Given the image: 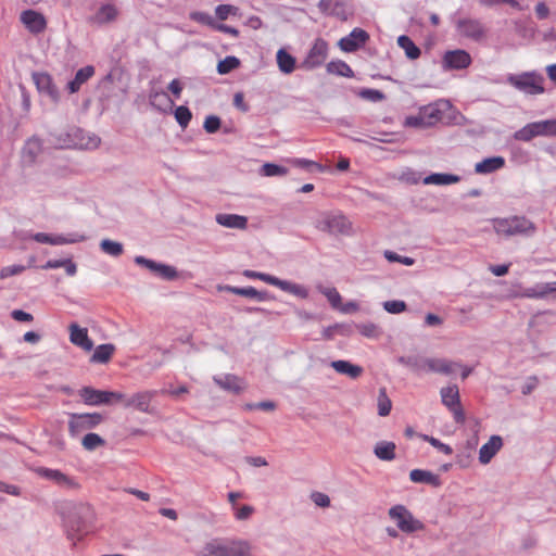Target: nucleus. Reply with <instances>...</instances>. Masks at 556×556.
I'll use <instances>...</instances> for the list:
<instances>
[{
    "mask_svg": "<svg viewBox=\"0 0 556 556\" xmlns=\"http://www.w3.org/2000/svg\"><path fill=\"white\" fill-rule=\"evenodd\" d=\"M199 556H252V546L245 540L214 539L205 543Z\"/></svg>",
    "mask_w": 556,
    "mask_h": 556,
    "instance_id": "f257e3e1",
    "label": "nucleus"
},
{
    "mask_svg": "<svg viewBox=\"0 0 556 556\" xmlns=\"http://www.w3.org/2000/svg\"><path fill=\"white\" fill-rule=\"evenodd\" d=\"M315 228L333 237H348L353 233L352 222L339 211L320 213L315 220Z\"/></svg>",
    "mask_w": 556,
    "mask_h": 556,
    "instance_id": "f03ea898",
    "label": "nucleus"
},
{
    "mask_svg": "<svg viewBox=\"0 0 556 556\" xmlns=\"http://www.w3.org/2000/svg\"><path fill=\"white\" fill-rule=\"evenodd\" d=\"M493 228L497 235L510 237L515 235H529L535 231L534 224L525 216L495 218Z\"/></svg>",
    "mask_w": 556,
    "mask_h": 556,
    "instance_id": "7ed1b4c3",
    "label": "nucleus"
},
{
    "mask_svg": "<svg viewBox=\"0 0 556 556\" xmlns=\"http://www.w3.org/2000/svg\"><path fill=\"white\" fill-rule=\"evenodd\" d=\"M443 117L442 110L435 103L421 106L419 111L406 116L404 125L414 128H428L438 124Z\"/></svg>",
    "mask_w": 556,
    "mask_h": 556,
    "instance_id": "20e7f679",
    "label": "nucleus"
},
{
    "mask_svg": "<svg viewBox=\"0 0 556 556\" xmlns=\"http://www.w3.org/2000/svg\"><path fill=\"white\" fill-rule=\"evenodd\" d=\"M543 77L535 72H526L519 75L510 74L507 83L527 94H541L544 92Z\"/></svg>",
    "mask_w": 556,
    "mask_h": 556,
    "instance_id": "39448f33",
    "label": "nucleus"
},
{
    "mask_svg": "<svg viewBox=\"0 0 556 556\" xmlns=\"http://www.w3.org/2000/svg\"><path fill=\"white\" fill-rule=\"evenodd\" d=\"M389 517L396 523L397 528L405 533H413L424 530V523L416 519L413 514L403 505H395L389 509Z\"/></svg>",
    "mask_w": 556,
    "mask_h": 556,
    "instance_id": "423d86ee",
    "label": "nucleus"
},
{
    "mask_svg": "<svg viewBox=\"0 0 556 556\" xmlns=\"http://www.w3.org/2000/svg\"><path fill=\"white\" fill-rule=\"evenodd\" d=\"M79 396L85 404L90 406L113 404L124 400V394L121 392L96 390L91 387L81 388L79 390Z\"/></svg>",
    "mask_w": 556,
    "mask_h": 556,
    "instance_id": "0eeeda50",
    "label": "nucleus"
},
{
    "mask_svg": "<svg viewBox=\"0 0 556 556\" xmlns=\"http://www.w3.org/2000/svg\"><path fill=\"white\" fill-rule=\"evenodd\" d=\"M103 421L99 413L72 414L68 420V432L71 437H77L84 431L96 428Z\"/></svg>",
    "mask_w": 556,
    "mask_h": 556,
    "instance_id": "6e6552de",
    "label": "nucleus"
},
{
    "mask_svg": "<svg viewBox=\"0 0 556 556\" xmlns=\"http://www.w3.org/2000/svg\"><path fill=\"white\" fill-rule=\"evenodd\" d=\"M441 401L444 406L453 414L454 420L457 424H464L466 420L465 412L460 404V396L458 387L453 384L444 387L440 391Z\"/></svg>",
    "mask_w": 556,
    "mask_h": 556,
    "instance_id": "1a4fd4ad",
    "label": "nucleus"
},
{
    "mask_svg": "<svg viewBox=\"0 0 556 556\" xmlns=\"http://www.w3.org/2000/svg\"><path fill=\"white\" fill-rule=\"evenodd\" d=\"M20 22L31 35L35 36L45 33L48 26L46 16L42 13L31 9L21 12Z\"/></svg>",
    "mask_w": 556,
    "mask_h": 556,
    "instance_id": "9d476101",
    "label": "nucleus"
},
{
    "mask_svg": "<svg viewBox=\"0 0 556 556\" xmlns=\"http://www.w3.org/2000/svg\"><path fill=\"white\" fill-rule=\"evenodd\" d=\"M328 43L323 38H317L314 41L303 65L307 68H314L324 64L328 56Z\"/></svg>",
    "mask_w": 556,
    "mask_h": 556,
    "instance_id": "9b49d317",
    "label": "nucleus"
},
{
    "mask_svg": "<svg viewBox=\"0 0 556 556\" xmlns=\"http://www.w3.org/2000/svg\"><path fill=\"white\" fill-rule=\"evenodd\" d=\"M368 39L367 31L362 28H354L348 36L341 38L338 45L344 52H354L364 46Z\"/></svg>",
    "mask_w": 556,
    "mask_h": 556,
    "instance_id": "f8f14e48",
    "label": "nucleus"
},
{
    "mask_svg": "<svg viewBox=\"0 0 556 556\" xmlns=\"http://www.w3.org/2000/svg\"><path fill=\"white\" fill-rule=\"evenodd\" d=\"M471 64V56L465 50L447 51L443 56L445 70H464Z\"/></svg>",
    "mask_w": 556,
    "mask_h": 556,
    "instance_id": "ddd939ff",
    "label": "nucleus"
},
{
    "mask_svg": "<svg viewBox=\"0 0 556 556\" xmlns=\"http://www.w3.org/2000/svg\"><path fill=\"white\" fill-rule=\"evenodd\" d=\"M460 364L444 358H427L419 365L420 370L451 375Z\"/></svg>",
    "mask_w": 556,
    "mask_h": 556,
    "instance_id": "4468645a",
    "label": "nucleus"
},
{
    "mask_svg": "<svg viewBox=\"0 0 556 556\" xmlns=\"http://www.w3.org/2000/svg\"><path fill=\"white\" fill-rule=\"evenodd\" d=\"M135 262L138 265H142V266L149 268L150 270H152L153 273H155L156 275H159L160 277H162L166 280H174L178 277V273H177L176 268L173 266L165 265V264H159V263H155L154 261L148 260L143 256H136Z\"/></svg>",
    "mask_w": 556,
    "mask_h": 556,
    "instance_id": "2eb2a0df",
    "label": "nucleus"
},
{
    "mask_svg": "<svg viewBox=\"0 0 556 556\" xmlns=\"http://www.w3.org/2000/svg\"><path fill=\"white\" fill-rule=\"evenodd\" d=\"M457 30L462 36L473 40H480L485 35V29L480 21L464 18L457 22Z\"/></svg>",
    "mask_w": 556,
    "mask_h": 556,
    "instance_id": "dca6fc26",
    "label": "nucleus"
},
{
    "mask_svg": "<svg viewBox=\"0 0 556 556\" xmlns=\"http://www.w3.org/2000/svg\"><path fill=\"white\" fill-rule=\"evenodd\" d=\"M33 80L38 91L48 96L51 100H59V91L53 84L52 77L47 73H34Z\"/></svg>",
    "mask_w": 556,
    "mask_h": 556,
    "instance_id": "f3484780",
    "label": "nucleus"
},
{
    "mask_svg": "<svg viewBox=\"0 0 556 556\" xmlns=\"http://www.w3.org/2000/svg\"><path fill=\"white\" fill-rule=\"evenodd\" d=\"M70 330V341L83 349L86 352H89L93 348V342L88 336V329L79 327L77 324L73 323L68 326Z\"/></svg>",
    "mask_w": 556,
    "mask_h": 556,
    "instance_id": "a211bd4d",
    "label": "nucleus"
},
{
    "mask_svg": "<svg viewBox=\"0 0 556 556\" xmlns=\"http://www.w3.org/2000/svg\"><path fill=\"white\" fill-rule=\"evenodd\" d=\"M153 395L154 393L151 391L138 392L134 394L131 397H126L124 395V400L118 401V403H122L126 408L135 407L140 412L148 413Z\"/></svg>",
    "mask_w": 556,
    "mask_h": 556,
    "instance_id": "6ab92c4d",
    "label": "nucleus"
},
{
    "mask_svg": "<svg viewBox=\"0 0 556 556\" xmlns=\"http://www.w3.org/2000/svg\"><path fill=\"white\" fill-rule=\"evenodd\" d=\"M38 476L53 481L55 484L65 488H75L76 482L58 469H50L46 467H39L36 469Z\"/></svg>",
    "mask_w": 556,
    "mask_h": 556,
    "instance_id": "aec40b11",
    "label": "nucleus"
},
{
    "mask_svg": "<svg viewBox=\"0 0 556 556\" xmlns=\"http://www.w3.org/2000/svg\"><path fill=\"white\" fill-rule=\"evenodd\" d=\"M503 440L500 435H492L486 443H484L479 451V462L486 465L502 448Z\"/></svg>",
    "mask_w": 556,
    "mask_h": 556,
    "instance_id": "412c9836",
    "label": "nucleus"
},
{
    "mask_svg": "<svg viewBox=\"0 0 556 556\" xmlns=\"http://www.w3.org/2000/svg\"><path fill=\"white\" fill-rule=\"evenodd\" d=\"M554 292H556V281L538 283L533 287L525 289L522 292L517 294V296L528 298V299H544L548 294L554 293Z\"/></svg>",
    "mask_w": 556,
    "mask_h": 556,
    "instance_id": "4be33fe9",
    "label": "nucleus"
},
{
    "mask_svg": "<svg viewBox=\"0 0 556 556\" xmlns=\"http://www.w3.org/2000/svg\"><path fill=\"white\" fill-rule=\"evenodd\" d=\"M214 381L222 389L232 392V393H236V394L242 392L245 389V383H244L243 379H241L235 375H225L222 377H214Z\"/></svg>",
    "mask_w": 556,
    "mask_h": 556,
    "instance_id": "5701e85b",
    "label": "nucleus"
},
{
    "mask_svg": "<svg viewBox=\"0 0 556 556\" xmlns=\"http://www.w3.org/2000/svg\"><path fill=\"white\" fill-rule=\"evenodd\" d=\"M96 71L92 65L81 67L75 74L73 80L67 84V90L70 93H76L80 90L81 86L86 84L93 75Z\"/></svg>",
    "mask_w": 556,
    "mask_h": 556,
    "instance_id": "b1692460",
    "label": "nucleus"
},
{
    "mask_svg": "<svg viewBox=\"0 0 556 556\" xmlns=\"http://www.w3.org/2000/svg\"><path fill=\"white\" fill-rule=\"evenodd\" d=\"M216 222L226 228L245 229L248 227V218L237 214H218Z\"/></svg>",
    "mask_w": 556,
    "mask_h": 556,
    "instance_id": "393cba45",
    "label": "nucleus"
},
{
    "mask_svg": "<svg viewBox=\"0 0 556 556\" xmlns=\"http://www.w3.org/2000/svg\"><path fill=\"white\" fill-rule=\"evenodd\" d=\"M504 165L505 159L503 156L488 157L475 165V172L477 174H490L503 168Z\"/></svg>",
    "mask_w": 556,
    "mask_h": 556,
    "instance_id": "a878e982",
    "label": "nucleus"
},
{
    "mask_svg": "<svg viewBox=\"0 0 556 556\" xmlns=\"http://www.w3.org/2000/svg\"><path fill=\"white\" fill-rule=\"evenodd\" d=\"M331 367L341 375H345L352 379L358 378L363 374V367L354 365L348 361H333Z\"/></svg>",
    "mask_w": 556,
    "mask_h": 556,
    "instance_id": "bb28decb",
    "label": "nucleus"
},
{
    "mask_svg": "<svg viewBox=\"0 0 556 556\" xmlns=\"http://www.w3.org/2000/svg\"><path fill=\"white\" fill-rule=\"evenodd\" d=\"M118 11L113 4L102 5L92 16V21L97 24H106L116 20Z\"/></svg>",
    "mask_w": 556,
    "mask_h": 556,
    "instance_id": "cd10ccee",
    "label": "nucleus"
},
{
    "mask_svg": "<svg viewBox=\"0 0 556 556\" xmlns=\"http://www.w3.org/2000/svg\"><path fill=\"white\" fill-rule=\"evenodd\" d=\"M409 479L415 483H427L434 486L440 485V479L437 475L422 469H413L409 472Z\"/></svg>",
    "mask_w": 556,
    "mask_h": 556,
    "instance_id": "c85d7f7f",
    "label": "nucleus"
},
{
    "mask_svg": "<svg viewBox=\"0 0 556 556\" xmlns=\"http://www.w3.org/2000/svg\"><path fill=\"white\" fill-rule=\"evenodd\" d=\"M395 443L390 441H380L376 444L374 453L379 459L391 462L395 458Z\"/></svg>",
    "mask_w": 556,
    "mask_h": 556,
    "instance_id": "c756f323",
    "label": "nucleus"
},
{
    "mask_svg": "<svg viewBox=\"0 0 556 556\" xmlns=\"http://www.w3.org/2000/svg\"><path fill=\"white\" fill-rule=\"evenodd\" d=\"M114 351L115 346L113 344H100L99 346L96 348L91 356V362L105 364L111 359V357L114 354Z\"/></svg>",
    "mask_w": 556,
    "mask_h": 556,
    "instance_id": "7c9ffc66",
    "label": "nucleus"
},
{
    "mask_svg": "<svg viewBox=\"0 0 556 556\" xmlns=\"http://www.w3.org/2000/svg\"><path fill=\"white\" fill-rule=\"evenodd\" d=\"M277 64L282 73L290 74L295 68V59L286 50L280 49L277 52Z\"/></svg>",
    "mask_w": 556,
    "mask_h": 556,
    "instance_id": "2f4dec72",
    "label": "nucleus"
},
{
    "mask_svg": "<svg viewBox=\"0 0 556 556\" xmlns=\"http://www.w3.org/2000/svg\"><path fill=\"white\" fill-rule=\"evenodd\" d=\"M397 45L405 51V54L410 60H416L420 55V49L414 43V41L405 35L397 38Z\"/></svg>",
    "mask_w": 556,
    "mask_h": 556,
    "instance_id": "473e14b6",
    "label": "nucleus"
},
{
    "mask_svg": "<svg viewBox=\"0 0 556 556\" xmlns=\"http://www.w3.org/2000/svg\"><path fill=\"white\" fill-rule=\"evenodd\" d=\"M459 180V176L453 174H431L424 179V182L426 185H452Z\"/></svg>",
    "mask_w": 556,
    "mask_h": 556,
    "instance_id": "72a5a7b5",
    "label": "nucleus"
},
{
    "mask_svg": "<svg viewBox=\"0 0 556 556\" xmlns=\"http://www.w3.org/2000/svg\"><path fill=\"white\" fill-rule=\"evenodd\" d=\"M327 72L329 74H334L343 77H353V70L346 64L344 61H331L327 64Z\"/></svg>",
    "mask_w": 556,
    "mask_h": 556,
    "instance_id": "f704fd0d",
    "label": "nucleus"
},
{
    "mask_svg": "<svg viewBox=\"0 0 556 556\" xmlns=\"http://www.w3.org/2000/svg\"><path fill=\"white\" fill-rule=\"evenodd\" d=\"M226 290L241 296L245 298H254L258 301H264L266 299L265 292L257 291L254 287H245V288H238V287H226Z\"/></svg>",
    "mask_w": 556,
    "mask_h": 556,
    "instance_id": "c9c22d12",
    "label": "nucleus"
},
{
    "mask_svg": "<svg viewBox=\"0 0 556 556\" xmlns=\"http://www.w3.org/2000/svg\"><path fill=\"white\" fill-rule=\"evenodd\" d=\"M33 239L39 243L60 245L71 243V240H67L63 236H51L45 232H37L33 236Z\"/></svg>",
    "mask_w": 556,
    "mask_h": 556,
    "instance_id": "e433bc0d",
    "label": "nucleus"
},
{
    "mask_svg": "<svg viewBox=\"0 0 556 556\" xmlns=\"http://www.w3.org/2000/svg\"><path fill=\"white\" fill-rule=\"evenodd\" d=\"M538 136L553 137L556 136V119H546L535 122Z\"/></svg>",
    "mask_w": 556,
    "mask_h": 556,
    "instance_id": "4c0bfd02",
    "label": "nucleus"
},
{
    "mask_svg": "<svg viewBox=\"0 0 556 556\" xmlns=\"http://www.w3.org/2000/svg\"><path fill=\"white\" fill-rule=\"evenodd\" d=\"M104 444L105 440L93 432L87 433L81 440V445L86 451H93Z\"/></svg>",
    "mask_w": 556,
    "mask_h": 556,
    "instance_id": "58836bf2",
    "label": "nucleus"
},
{
    "mask_svg": "<svg viewBox=\"0 0 556 556\" xmlns=\"http://www.w3.org/2000/svg\"><path fill=\"white\" fill-rule=\"evenodd\" d=\"M534 137H539L536 134L535 122L527 124L514 134V138L519 141H530Z\"/></svg>",
    "mask_w": 556,
    "mask_h": 556,
    "instance_id": "ea45409f",
    "label": "nucleus"
},
{
    "mask_svg": "<svg viewBox=\"0 0 556 556\" xmlns=\"http://www.w3.org/2000/svg\"><path fill=\"white\" fill-rule=\"evenodd\" d=\"M240 66V61L236 56H226L224 60L219 61L217 64V72L220 75H225L230 73L231 71L238 68Z\"/></svg>",
    "mask_w": 556,
    "mask_h": 556,
    "instance_id": "a19ab883",
    "label": "nucleus"
},
{
    "mask_svg": "<svg viewBox=\"0 0 556 556\" xmlns=\"http://www.w3.org/2000/svg\"><path fill=\"white\" fill-rule=\"evenodd\" d=\"M261 174L266 177L286 176L288 168L273 163H265L261 168Z\"/></svg>",
    "mask_w": 556,
    "mask_h": 556,
    "instance_id": "79ce46f5",
    "label": "nucleus"
},
{
    "mask_svg": "<svg viewBox=\"0 0 556 556\" xmlns=\"http://www.w3.org/2000/svg\"><path fill=\"white\" fill-rule=\"evenodd\" d=\"M101 250L112 256H119L123 253V245L109 239H104L100 243Z\"/></svg>",
    "mask_w": 556,
    "mask_h": 556,
    "instance_id": "37998d69",
    "label": "nucleus"
},
{
    "mask_svg": "<svg viewBox=\"0 0 556 556\" xmlns=\"http://www.w3.org/2000/svg\"><path fill=\"white\" fill-rule=\"evenodd\" d=\"M392 403L388 397L386 389H381L378 396V414L380 416H388L391 412Z\"/></svg>",
    "mask_w": 556,
    "mask_h": 556,
    "instance_id": "c03bdc74",
    "label": "nucleus"
},
{
    "mask_svg": "<svg viewBox=\"0 0 556 556\" xmlns=\"http://www.w3.org/2000/svg\"><path fill=\"white\" fill-rule=\"evenodd\" d=\"M320 292L327 298L334 309H339L342 298L336 288H321Z\"/></svg>",
    "mask_w": 556,
    "mask_h": 556,
    "instance_id": "a18cd8bd",
    "label": "nucleus"
},
{
    "mask_svg": "<svg viewBox=\"0 0 556 556\" xmlns=\"http://www.w3.org/2000/svg\"><path fill=\"white\" fill-rule=\"evenodd\" d=\"M175 118L182 128H186L192 118V114L187 106L180 105L175 110Z\"/></svg>",
    "mask_w": 556,
    "mask_h": 556,
    "instance_id": "49530a36",
    "label": "nucleus"
},
{
    "mask_svg": "<svg viewBox=\"0 0 556 556\" xmlns=\"http://www.w3.org/2000/svg\"><path fill=\"white\" fill-rule=\"evenodd\" d=\"M419 438H421L424 441L429 442L433 447L444 453L445 455H451L453 453V448L450 445L441 442L440 440L433 437L427 434H419Z\"/></svg>",
    "mask_w": 556,
    "mask_h": 556,
    "instance_id": "de8ad7c7",
    "label": "nucleus"
},
{
    "mask_svg": "<svg viewBox=\"0 0 556 556\" xmlns=\"http://www.w3.org/2000/svg\"><path fill=\"white\" fill-rule=\"evenodd\" d=\"M279 289L287 291L289 293L295 294V295L303 296V298H305L307 295V293L303 287L295 285V283H291L286 280H282Z\"/></svg>",
    "mask_w": 556,
    "mask_h": 556,
    "instance_id": "09e8293b",
    "label": "nucleus"
},
{
    "mask_svg": "<svg viewBox=\"0 0 556 556\" xmlns=\"http://www.w3.org/2000/svg\"><path fill=\"white\" fill-rule=\"evenodd\" d=\"M479 2L481 5H484V7H494L497 4L506 3V4L510 5L511 8L517 9L519 11L523 10V8L521 7V4L518 0H479Z\"/></svg>",
    "mask_w": 556,
    "mask_h": 556,
    "instance_id": "8fccbe9b",
    "label": "nucleus"
},
{
    "mask_svg": "<svg viewBox=\"0 0 556 556\" xmlns=\"http://www.w3.org/2000/svg\"><path fill=\"white\" fill-rule=\"evenodd\" d=\"M383 307L388 313L399 314L406 309V304L404 301H387L383 303Z\"/></svg>",
    "mask_w": 556,
    "mask_h": 556,
    "instance_id": "3c124183",
    "label": "nucleus"
},
{
    "mask_svg": "<svg viewBox=\"0 0 556 556\" xmlns=\"http://www.w3.org/2000/svg\"><path fill=\"white\" fill-rule=\"evenodd\" d=\"M204 129L206 132L208 134H214L216 132L219 127H220V119L219 117L215 116V115H210L205 118L204 121V125H203Z\"/></svg>",
    "mask_w": 556,
    "mask_h": 556,
    "instance_id": "603ef678",
    "label": "nucleus"
},
{
    "mask_svg": "<svg viewBox=\"0 0 556 556\" xmlns=\"http://www.w3.org/2000/svg\"><path fill=\"white\" fill-rule=\"evenodd\" d=\"M235 518L237 520H247L249 519L253 513H254V507L251 506V505H243L241 507H235Z\"/></svg>",
    "mask_w": 556,
    "mask_h": 556,
    "instance_id": "864d4df0",
    "label": "nucleus"
},
{
    "mask_svg": "<svg viewBox=\"0 0 556 556\" xmlns=\"http://www.w3.org/2000/svg\"><path fill=\"white\" fill-rule=\"evenodd\" d=\"M190 18L192 21H194V22L208 25V26H211L213 28H214V26L216 24L214 22L213 17L211 15H208L207 13H204V12H192L190 14Z\"/></svg>",
    "mask_w": 556,
    "mask_h": 556,
    "instance_id": "5fc2aeb1",
    "label": "nucleus"
},
{
    "mask_svg": "<svg viewBox=\"0 0 556 556\" xmlns=\"http://www.w3.org/2000/svg\"><path fill=\"white\" fill-rule=\"evenodd\" d=\"M384 256L390 262H399L406 266H412L415 263L414 258L408 256H401L392 251H386Z\"/></svg>",
    "mask_w": 556,
    "mask_h": 556,
    "instance_id": "6e6d98bb",
    "label": "nucleus"
},
{
    "mask_svg": "<svg viewBox=\"0 0 556 556\" xmlns=\"http://www.w3.org/2000/svg\"><path fill=\"white\" fill-rule=\"evenodd\" d=\"M237 11V8L230 4H219L215 9L216 16L224 21L226 20L230 14H235Z\"/></svg>",
    "mask_w": 556,
    "mask_h": 556,
    "instance_id": "4d7b16f0",
    "label": "nucleus"
},
{
    "mask_svg": "<svg viewBox=\"0 0 556 556\" xmlns=\"http://www.w3.org/2000/svg\"><path fill=\"white\" fill-rule=\"evenodd\" d=\"M25 269L22 265L5 266L0 270V279H5L14 275L23 273Z\"/></svg>",
    "mask_w": 556,
    "mask_h": 556,
    "instance_id": "13d9d810",
    "label": "nucleus"
},
{
    "mask_svg": "<svg viewBox=\"0 0 556 556\" xmlns=\"http://www.w3.org/2000/svg\"><path fill=\"white\" fill-rule=\"evenodd\" d=\"M361 97L372 102H378L384 99V94L376 89H364L361 91Z\"/></svg>",
    "mask_w": 556,
    "mask_h": 556,
    "instance_id": "bf43d9fd",
    "label": "nucleus"
},
{
    "mask_svg": "<svg viewBox=\"0 0 556 556\" xmlns=\"http://www.w3.org/2000/svg\"><path fill=\"white\" fill-rule=\"evenodd\" d=\"M311 498L319 507H329L330 505L329 496L323 492H313Z\"/></svg>",
    "mask_w": 556,
    "mask_h": 556,
    "instance_id": "052dcab7",
    "label": "nucleus"
},
{
    "mask_svg": "<svg viewBox=\"0 0 556 556\" xmlns=\"http://www.w3.org/2000/svg\"><path fill=\"white\" fill-rule=\"evenodd\" d=\"M359 332L367 338H376L379 334V328L375 324L359 326Z\"/></svg>",
    "mask_w": 556,
    "mask_h": 556,
    "instance_id": "680f3d73",
    "label": "nucleus"
},
{
    "mask_svg": "<svg viewBox=\"0 0 556 556\" xmlns=\"http://www.w3.org/2000/svg\"><path fill=\"white\" fill-rule=\"evenodd\" d=\"M11 315H12V318L17 321L29 323V321H33V319H34L31 314L24 312L22 309H14Z\"/></svg>",
    "mask_w": 556,
    "mask_h": 556,
    "instance_id": "e2e57ef3",
    "label": "nucleus"
},
{
    "mask_svg": "<svg viewBox=\"0 0 556 556\" xmlns=\"http://www.w3.org/2000/svg\"><path fill=\"white\" fill-rule=\"evenodd\" d=\"M233 105L242 112H247L249 110L248 104L244 102V96L242 92H237L233 96Z\"/></svg>",
    "mask_w": 556,
    "mask_h": 556,
    "instance_id": "0e129e2a",
    "label": "nucleus"
},
{
    "mask_svg": "<svg viewBox=\"0 0 556 556\" xmlns=\"http://www.w3.org/2000/svg\"><path fill=\"white\" fill-rule=\"evenodd\" d=\"M258 279L268 283V285H271V286H275V287H278L280 288L281 286V282L282 280L275 277V276H271V275H268V274H264V273H261L260 276H258Z\"/></svg>",
    "mask_w": 556,
    "mask_h": 556,
    "instance_id": "69168bd1",
    "label": "nucleus"
},
{
    "mask_svg": "<svg viewBox=\"0 0 556 556\" xmlns=\"http://www.w3.org/2000/svg\"><path fill=\"white\" fill-rule=\"evenodd\" d=\"M535 13H536V16L540 20H544V18H546L548 16L549 10H548L547 5L544 2H539L535 5Z\"/></svg>",
    "mask_w": 556,
    "mask_h": 556,
    "instance_id": "338daca9",
    "label": "nucleus"
},
{
    "mask_svg": "<svg viewBox=\"0 0 556 556\" xmlns=\"http://www.w3.org/2000/svg\"><path fill=\"white\" fill-rule=\"evenodd\" d=\"M168 90L176 97L179 98L182 91V85L178 79H173L168 85Z\"/></svg>",
    "mask_w": 556,
    "mask_h": 556,
    "instance_id": "774afa93",
    "label": "nucleus"
}]
</instances>
